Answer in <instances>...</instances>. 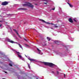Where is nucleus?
I'll return each mask as SVG.
<instances>
[{"label":"nucleus","mask_w":79,"mask_h":79,"mask_svg":"<svg viewBox=\"0 0 79 79\" xmlns=\"http://www.w3.org/2000/svg\"><path fill=\"white\" fill-rule=\"evenodd\" d=\"M6 40L7 42H10V43H12V44H18L19 47L22 48V50H23V47H22L21 45L20 44H18V43L17 42H15L14 41L10 40V39L9 38H6Z\"/></svg>","instance_id":"nucleus-1"},{"label":"nucleus","mask_w":79,"mask_h":79,"mask_svg":"<svg viewBox=\"0 0 79 79\" xmlns=\"http://www.w3.org/2000/svg\"><path fill=\"white\" fill-rule=\"evenodd\" d=\"M41 62V63H44V64L45 65H48V66H50V67H51V68H53L54 66H55V67H56V65L53 64L52 63L46 62Z\"/></svg>","instance_id":"nucleus-2"},{"label":"nucleus","mask_w":79,"mask_h":79,"mask_svg":"<svg viewBox=\"0 0 79 79\" xmlns=\"http://www.w3.org/2000/svg\"><path fill=\"white\" fill-rule=\"evenodd\" d=\"M23 6H28L30 7V8H34V6L30 3H27V4H24L23 5Z\"/></svg>","instance_id":"nucleus-3"},{"label":"nucleus","mask_w":79,"mask_h":79,"mask_svg":"<svg viewBox=\"0 0 79 79\" xmlns=\"http://www.w3.org/2000/svg\"><path fill=\"white\" fill-rule=\"evenodd\" d=\"M16 52L17 53V55H18V57L21 58V60H24V58H23L22 56H21L19 55V54H20V53H19V52L16 51Z\"/></svg>","instance_id":"nucleus-4"},{"label":"nucleus","mask_w":79,"mask_h":79,"mask_svg":"<svg viewBox=\"0 0 79 79\" xmlns=\"http://www.w3.org/2000/svg\"><path fill=\"white\" fill-rule=\"evenodd\" d=\"M8 4V2L6 1H5L4 2H2V5H3V6H5L6 5H7Z\"/></svg>","instance_id":"nucleus-5"},{"label":"nucleus","mask_w":79,"mask_h":79,"mask_svg":"<svg viewBox=\"0 0 79 79\" xmlns=\"http://www.w3.org/2000/svg\"><path fill=\"white\" fill-rule=\"evenodd\" d=\"M40 21H41L42 22H43V23H46L47 24H50V23L49 22H45V20L41 19H40Z\"/></svg>","instance_id":"nucleus-6"},{"label":"nucleus","mask_w":79,"mask_h":79,"mask_svg":"<svg viewBox=\"0 0 79 79\" xmlns=\"http://www.w3.org/2000/svg\"><path fill=\"white\" fill-rule=\"evenodd\" d=\"M13 31H14L16 32V33L18 35V36L20 38H21V36H20V35H19V34H18V32L16 31V30L14 29L13 30Z\"/></svg>","instance_id":"nucleus-7"},{"label":"nucleus","mask_w":79,"mask_h":79,"mask_svg":"<svg viewBox=\"0 0 79 79\" xmlns=\"http://www.w3.org/2000/svg\"><path fill=\"white\" fill-rule=\"evenodd\" d=\"M19 10H27V9L25 8H21L18 9Z\"/></svg>","instance_id":"nucleus-8"},{"label":"nucleus","mask_w":79,"mask_h":79,"mask_svg":"<svg viewBox=\"0 0 79 79\" xmlns=\"http://www.w3.org/2000/svg\"><path fill=\"white\" fill-rule=\"evenodd\" d=\"M37 50H38V52L39 54H40V55H43V53H42L41 54V51L39 50L38 48H37Z\"/></svg>","instance_id":"nucleus-9"},{"label":"nucleus","mask_w":79,"mask_h":79,"mask_svg":"<svg viewBox=\"0 0 79 79\" xmlns=\"http://www.w3.org/2000/svg\"><path fill=\"white\" fill-rule=\"evenodd\" d=\"M28 60H30V61H31H31H35V60L34 59H32L30 58H28Z\"/></svg>","instance_id":"nucleus-10"},{"label":"nucleus","mask_w":79,"mask_h":79,"mask_svg":"<svg viewBox=\"0 0 79 79\" xmlns=\"http://www.w3.org/2000/svg\"><path fill=\"white\" fill-rule=\"evenodd\" d=\"M69 22H70V23H73V20L72 19H71V18H70L69 19Z\"/></svg>","instance_id":"nucleus-11"},{"label":"nucleus","mask_w":79,"mask_h":79,"mask_svg":"<svg viewBox=\"0 0 79 79\" xmlns=\"http://www.w3.org/2000/svg\"><path fill=\"white\" fill-rule=\"evenodd\" d=\"M24 45H25V47H29V45H27V44H24Z\"/></svg>","instance_id":"nucleus-12"},{"label":"nucleus","mask_w":79,"mask_h":79,"mask_svg":"<svg viewBox=\"0 0 79 79\" xmlns=\"http://www.w3.org/2000/svg\"><path fill=\"white\" fill-rule=\"evenodd\" d=\"M54 42L56 44H57V43H59V42H60V41H59L58 40H56V41H54Z\"/></svg>","instance_id":"nucleus-13"},{"label":"nucleus","mask_w":79,"mask_h":79,"mask_svg":"<svg viewBox=\"0 0 79 79\" xmlns=\"http://www.w3.org/2000/svg\"><path fill=\"white\" fill-rule=\"evenodd\" d=\"M47 40H48V41H50V40H51V39L50 38H49V37H47Z\"/></svg>","instance_id":"nucleus-14"},{"label":"nucleus","mask_w":79,"mask_h":79,"mask_svg":"<svg viewBox=\"0 0 79 79\" xmlns=\"http://www.w3.org/2000/svg\"><path fill=\"white\" fill-rule=\"evenodd\" d=\"M68 4H69V5L70 6V7H73V5L69 4V3L68 2Z\"/></svg>","instance_id":"nucleus-15"},{"label":"nucleus","mask_w":79,"mask_h":79,"mask_svg":"<svg viewBox=\"0 0 79 79\" xmlns=\"http://www.w3.org/2000/svg\"><path fill=\"white\" fill-rule=\"evenodd\" d=\"M54 27H56V28L58 27V26H56V24H54Z\"/></svg>","instance_id":"nucleus-16"},{"label":"nucleus","mask_w":79,"mask_h":79,"mask_svg":"<svg viewBox=\"0 0 79 79\" xmlns=\"http://www.w3.org/2000/svg\"><path fill=\"white\" fill-rule=\"evenodd\" d=\"M70 40H71V41H73V38H70Z\"/></svg>","instance_id":"nucleus-17"},{"label":"nucleus","mask_w":79,"mask_h":79,"mask_svg":"<svg viewBox=\"0 0 79 79\" xmlns=\"http://www.w3.org/2000/svg\"><path fill=\"white\" fill-rule=\"evenodd\" d=\"M28 67L30 69V65H29V63L27 64Z\"/></svg>","instance_id":"nucleus-18"},{"label":"nucleus","mask_w":79,"mask_h":79,"mask_svg":"<svg viewBox=\"0 0 79 79\" xmlns=\"http://www.w3.org/2000/svg\"><path fill=\"white\" fill-rule=\"evenodd\" d=\"M9 16H12L13 15L12 14H8Z\"/></svg>","instance_id":"nucleus-19"},{"label":"nucleus","mask_w":79,"mask_h":79,"mask_svg":"<svg viewBox=\"0 0 79 79\" xmlns=\"http://www.w3.org/2000/svg\"><path fill=\"white\" fill-rule=\"evenodd\" d=\"M9 66H12V64H9Z\"/></svg>","instance_id":"nucleus-20"},{"label":"nucleus","mask_w":79,"mask_h":79,"mask_svg":"<svg viewBox=\"0 0 79 79\" xmlns=\"http://www.w3.org/2000/svg\"><path fill=\"white\" fill-rule=\"evenodd\" d=\"M73 19V20L74 21H75V22H76V20L75 19Z\"/></svg>","instance_id":"nucleus-21"},{"label":"nucleus","mask_w":79,"mask_h":79,"mask_svg":"<svg viewBox=\"0 0 79 79\" xmlns=\"http://www.w3.org/2000/svg\"><path fill=\"white\" fill-rule=\"evenodd\" d=\"M55 8H52V9L51 10H55Z\"/></svg>","instance_id":"nucleus-22"},{"label":"nucleus","mask_w":79,"mask_h":79,"mask_svg":"<svg viewBox=\"0 0 79 79\" xmlns=\"http://www.w3.org/2000/svg\"><path fill=\"white\" fill-rule=\"evenodd\" d=\"M2 24H0V27H2Z\"/></svg>","instance_id":"nucleus-23"},{"label":"nucleus","mask_w":79,"mask_h":79,"mask_svg":"<svg viewBox=\"0 0 79 79\" xmlns=\"http://www.w3.org/2000/svg\"><path fill=\"white\" fill-rule=\"evenodd\" d=\"M50 24H51L52 25H54V24L52 23H50Z\"/></svg>","instance_id":"nucleus-24"},{"label":"nucleus","mask_w":79,"mask_h":79,"mask_svg":"<svg viewBox=\"0 0 79 79\" xmlns=\"http://www.w3.org/2000/svg\"><path fill=\"white\" fill-rule=\"evenodd\" d=\"M43 2H44L45 1L46 2V1H47V0H42Z\"/></svg>","instance_id":"nucleus-25"},{"label":"nucleus","mask_w":79,"mask_h":79,"mask_svg":"<svg viewBox=\"0 0 79 79\" xmlns=\"http://www.w3.org/2000/svg\"><path fill=\"white\" fill-rule=\"evenodd\" d=\"M64 77H66V75H65V74H64Z\"/></svg>","instance_id":"nucleus-26"},{"label":"nucleus","mask_w":79,"mask_h":79,"mask_svg":"<svg viewBox=\"0 0 79 79\" xmlns=\"http://www.w3.org/2000/svg\"><path fill=\"white\" fill-rule=\"evenodd\" d=\"M59 73L58 72V71H57V74H58Z\"/></svg>","instance_id":"nucleus-27"},{"label":"nucleus","mask_w":79,"mask_h":79,"mask_svg":"<svg viewBox=\"0 0 79 79\" xmlns=\"http://www.w3.org/2000/svg\"><path fill=\"white\" fill-rule=\"evenodd\" d=\"M43 45H46V44H43Z\"/></svg>","instance_id":"nucleus-28"},{"label":"nucleus","mask_w":79,"mask_h":79,"mask_svg":"<svg viewBox=\"0 0 79 79\" xmlns=\"http://www.w3.org/2000/svg\"><path fill=\"white\" fill-rule=\"evenodd\" d=\"M0 22L1 23H2V22H3V21H2V20H0Z\"/></svg>","instance_id":"nucleus-29"},{"label":"nucleus","mask_w":79,"mask_h":79,"mask_svg":"<svg viewBox=\"0 0 79 79\" xmlns=\"http://www.w3.org/2000/svg\"><path fill=\"white\" fill-rule=\"evenodd\" d=\"M44 4H47V3H46V2H44Z\"/></svg>","instance_id":"nucleus-30"},{"label":"nucleus","mask_w":79,"mask_h":79,"mask_svg":"<svg viewBox=\"0 0 79 79\" xmlns=\"http://www.w3.org/2000/svg\"><path fill=\"white\" fill-rule=\"evenodd\" d=\"M52 73H54V72L52 71Z\"/></svg>","instance_id":"nucleus-31"},{"label":"nucleus","mask_w":79,"mask_h":79,"mask_svg":"<svg viewBox=\"0 0 79 79\" xmlns=\"http://www.w3.org/2000/svg\"><path fill=\"white\" fill-rule=\"evenodd\" d=\"M51 28V29H53V28Z\"/></svg>","instance_id":"nucleus-32"},{"label":"nucleus","mask_w":79,"mask_h":79,"mask_svg":"<svg viewBox=\"0 0 79 79\" xmlns=\"http://www.w3.org/2000/svg\"><path fill=\"white\" fill-rule=\"evenodd\" d=\"M47 28H49V27H47Z\"/></svg>","instance_id":"nucleus-33"},{"label":"nucleus","mask_w":79,"mask_h":79,"mask_svg":"<svg viewBox=\"0 0 79 79\" xmlns=\"http://www.w3.org/2000/svg\"><path fill=\"white\" fill-rule=\"evenodd\" d=\"M5 73H7V72H5Z\"/></svg>","instance_id":"nucleus-34"},{"label":"nucleus","mask_w":79,"mask_h":79,"mask_svg":"<svg viewBox=\"0 0 79 79\" xmlns=\"http://www.w3.org/2000/svg\"><path fill=\"white\" fill-rule=\"evenodd\" d=\"M24 40L26 41V39H24Z\"/></svg>","instance_id":"nucleus-35"},{"label":"nucleus","mask_w":79,"mask_h":79,"mask_svg":"<svg viewBox=\"0 0 79 79\" xmlns=\"http://www.w3.org/2000/svg\"><path fill=\"white\" fill-rule=\"evenodd\" d=\"M2 40V39H0V40Z\"/></svg>","instance_id":"nucleus-36"},{"label":"nucleus","mask_w":79,"mask_h":79,"mask_svg":"<svg viewBox=\"0 0 79 79\" xmlns=\"http://www.w3.org/2000/svg\"><path fill=\"white\" fill-rule=\"evenodd\" d=\"M25 56H26L27 57V56L26 55H25Z\"/></svg>","instance_id":"nucleus-37"},{"label":"nucleus","mask_w":79,"mask_h":79,"mask_svg":"<svg viewBox=\"0 0 79 79\" xmlns=\"http://www.w3.org/2000/svg\"><path fill=\"white\" fill-rule=\"evenodd\" d=\"M5 79V78H3L2 79Z\"/></svg>","instance_id":"nucleus-38"},{"label":"nucleus","mask_w":79,"mask_h":79,"mask_svg":"<svg viewBox=\"0 0 79 79\" xmlns=\"http://www.w3.org/2000/svg\"><path fill=\"white\" fill-rule=\"evenodd\" d=\"M36 79H38V78H37Z\"/></svg>","instance_id":"nucleus-39"},{"label":"nucleus","mask_w":79,"mask_h":79,"mask_svg":"<svg viewBox=\"0 0 79 79\" xmlns=\"http://www.w3.org/2000/svg\"><path fill=\"white\" fill-rule=\"evenodd\" d=\"M4 79H5V78H4Z\"/></svg>","instance_id":"nucleus-40"}]
</instances>
